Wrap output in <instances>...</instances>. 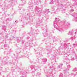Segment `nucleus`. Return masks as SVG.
<instances>
[{
    "instance_id": "obj_55",
    "label": "nucleus",
    "mask_w": 77,
    "mask_h": 77,
    "mask_svg": "<svg viewBox=\"0 0 77 77\" xmlns=\"http://www.w3.org/2000/svg\"><path fill=\"white\" fill-rule=\"evenodd\" d=\"M18 20H16V21H15V23H18Z\"/></svg>"
},
{
    "instance_id": "obj_25",
    "label": "nucleus",
    "mask_w": 77,
    "mask_h": 77,
    "mask_svg": "<svg viewBox=\"0 0 77 77\" xmlns=\"http://www.w3.org/2000/svg\"><path fill=\"white\" fill-rule=\"evenodd\" d=\"M2 6H6V2H4V3L2 5Z\"/></svg>"
},
{
    "instance_id": "obj_54",
    "label": "nucleus",
    "mask_w": 77,
    "mask_h": 77,
    "mask_svg": "<svg viewBox=\"0 0 77 77\" xmlns=\"http://www.w3.org/2000/svg\"><path fill=\"white\" fill-rule=\"evenodd\" d=\"M20 71H22V70H23V68H20Z\"/></svg>"
},
{
    "instance_id": "obj_61",
    "label": "nucleus",
    "mask_w": 77,
    "mask_h": 77,
    "mask_svg": "<svg viewBox=\"0 0 77 77\" xmlns=\"http://www.w3.org/2000/svg\"><path fill=\"white\" fill-rule=\"evenodd\" d=\"M7 77H9V75H7Z\"/></svg>"
},
{
    "instance_id": "obj_19",
    "label": "nucleus",
    "mask_w": 77,
    "mask_h": 77,
    "mask_svg": "<svg viewBox=\"0 0 77 77\" xmlns=\"http://www.w3.org/2000/svg\"><path fill=\"white\" fill-rule=\"evenodd\" d=\"M48 50L49 53H51L52 52V49H51V47H49V48H48Z\"/></svg>"
},
{
    "instance_id": "obj_17",
    "label": "nucleus",
    "mask_w": 77,
    "mask_h": 77,
    "mask_svg": "<svg viewBox=\"0 0 77 77\" xmlns=\"http://www.w3.org/2000/svg\"><path fill=\"white\" fill-rule=\"evenodd\" d=\"M17 42H18V43L19 42H20V40H21V37H17Z\"/></svg>"
},
{
    "instance_id": "obj_20",
    "label": "nucleus",
    "mask_w": 77,
    "mask_h": 77,
    "mask_svg": "<svg viewBox=\"0 0 77 77\" xmlns=\"http://www.w3.org/2000/svg\"><path fill=\"white\" fill-rule=\"evenodd\" d=\"M75 38V37H73L71 38L70 39L71 41H74V39Z\"/></svg>"
},
{
    "instance_id": "obj_4",
    "label": "nucleus",
    "mask_w": 77,
    "mask_h": 77,
    "mask_svg": "<svg viewBox=\"0 0 77 77\" xmlns=\"http://www.w3.org/2000/svg\"><path fill=\"white\" fill-rule=\"evenodd\" d=\"M60 55H63L64 57H68V55L70 54V53L69 52H63L62 53L60 52Z\"/></svg>"
},
{
    "instance_id": "obj_38",
    "label": "nucleus",
    "mask_w": 77,
    "mask_h": 77,
    "mask_svg": "<svg viewBox=\"0 0 77 77\" xmlns=\"http://www.w3.org/2000/svg\"><path fill=\"white\" fill-rule=\"evenodd\" d=\"M33 39H32L29 40V42H33Z\"/></svg>"
},
{
    "instance_id": "obj_46",
    "label": "nucleus",
    "mask_w": 77,
    "mask_h": 77,
    "mask_svg": "<svg viewBox=\"0 0 77 77\" xmlns=\"http://www.w3.org/2000/svg\"><path fill=\"white\" fill-rule=\"evenodd\" d=\"M70 51H73V48H70Z\"/></svg>"
},
{
    "instance_id": "obj_11",
    "label": "nucleus",
    "mask_w": 77,
    "mask_h": 77,
    "mask_svg": "<svg viewBox=\"0 0 77 77\" xmlns=\"http://www.w3.org/2000/svg\"><path fill=\"white\" fill-rule=\"evenodd\" d=\"M47 61V59H46V58H44L43 59V62L42 63V64L44 65V64H45V63Z\"/></svg>"
},
{
    "instance_id": "obj_10",
    "label": "nucleus",
    "mask_w": 77,
    "mask_h": 77,
    "mask_svg": "<svg viewBox=\"0 0 77 77\" xmlns=\"http://www.w3.org/2000/svg\"><path fill=\"white\" fill-rule=\"evenodd\" d=\"M67 34L68 35H70L71 36H72V35H73V31H70L68 33H67Z\"/></svg>"
},
{
    "instance_id": "obj_56",
    "label": "nucleus",
    "mask_w": 77,
    "mask_h": 77,
    "mask_svg": "<svg viewBox=\"0 0 77 77\" xmlns=\"http://www.w3.org/2000/svg\"><path fill=\"white\" fill-rule=\"evenodd\" d=\"M30 9H32V6H30L29 7Z\"/></svg>"
},
{
    "instance_id": "obj_27",
    "label": "nucleus",
    "mask_w": 77,
    "mask_h": 77,
    "mask_svg": "<svg viewBox=\"0 0 77 77\" xmlns=\"http://www.w3.org/2000/svg\"><path fill=\"white\" fill-rule=\"evenodd\" d=\"M49 68H50V69H51V68H52V70H54V67H53V66H52V67H51V66H50V67H49Z\"/></svg>"
},
{
    "instance_id": "obj_48",
    "label": "nucleus",
    "mask_w": 77,
    "mask_h": 77,
    "mask_svg": "<svg viewBox=\"0 0 77 77\" xmlns=\"http://www.w3.org/2000/svg\"><path fill=\"white\" fill-rule=\"evenodd\" d=\"M56 40H57V38H56L55 39H53V41L54 42V41H56Z\"/></svg>"
},
{
    "instance_id": "obj_21",
    "label": "nucleus",
    "mask_w": 77,
    "mask_h": 77,
    "mask_svg": "<svg viewBox=\"0 0 77 77\" xmlns=\"http://www.w3.org/2000/svg\"><path fill=\"white\" fill-rule=\"evenodd\" d=\"M21 2H22V3H23V5H25V4H26L25 3H24V2H26L25 0H21Z\"/></svg>"
},
{
    "instance_id": "obj_2",
    "label": "nucleus",
    "mask_w": 77,
    "mask_h": 77,
    "mask_svg": "<svg viewBox=\"0 0 77 77\" xmlns=\"http://www.w3.org/2000/svg\"><path fill=\"white\" fill-rule=\"evenodd\" d=\"M68 45L66 43H65L64 44L63 43H62L61 45L60 46V48H58V49H64V50H65L66 48H68Z\"/></svg>"
},
{
    "instance_id": "obj_7",
    "label": "nucleus",
    "mask_w": 77,
    "mask_h": 77,
    "mask_svg": "<svg viewBox=\"0 0 77 77\" xmlns=\"http://www.w3.org/2000/svg\"><path fill=\"white\" fill-rule=\"evenodd\" d=\"M72 15L74 17V20L75 22H77V13H76L75 14H73Z\"/></svg>"
},
{
    "instance_id": "obj_44",
    "label": "nucleus",
    "mask_w": 77,
    "mask_h": 77,
    "mask_svg": "<svg viewBox=\"0 0 77 77\" xmlns=\"http://www.w3.org/2000/svg\"><path fill=\"white\" fill-rule=\"evenodd\" d=\"M5 38H6V39H8V35H6L5 36Z\"/></svg>"
},
{
    "instance_id": "obj_34",
    "label": "nucleus",
    "mask_w": 77,
    "mask_h": 77,
    "mask_svg": "<svg viewBox=\"0 0 77 77\" xmlns=\"http://www.w3.org/2000/svg\"><path fill=\"white\" fill-rule=\"evenodd\" d=\"M63 77V74L62 73H60L59 76V77Z\"/></svg>"
},
{
    "instance_id": "obj_28",
    "label": "nucleus",
    "mask_w": 77,
    "mask_h": 77,
    "mask_svg": "<svg viewBox=\"0 0 77 77\" xmlns=\"http://www.w3.org/2000/svg\"><path fill=\"white\" fill-rule=\"evenodd\" d=\"M54 1L52 0L51 2H50V4L51 5H53L54 4Z\"/></svg>"
},
{
    "instance_id": "obj_13",
    "label": "nucleus",
    "mask_w": 77,
    "mask_h": 77,
    "mask_svg": "<svg viewBox=\"0 0 77 77\" xmlns=\"http://www.w3.org/2000/svg\"><path fill=\"white\" fill-rule=\"evenodd\" d=\"M71 60V59H69L67 57H66V58H65V59H64L63 60V63H65V60H69V61H70Z\"/></svg>"
},
{
    "instance_id": "obj_39",
    "label": "nucleus",
    "mask_w": 77,
    "mask_h": 77,
    "mask_svg": "<svg viewBox=\"0 0 77 77\" xmlns=\"http://www.w3.org/2000/svg\"><path fill=\"white\" fill-rule=\"evenodd\" d=\"M3 28H4V29H6V26H2Z\"/></svg>"
},
{
    "instance_id": "obj_24",
    "label": "nucleus",
    "mask_w": 77,
    "mask_h": 77,
    "mask_svg": "<svg viewBox=\"0 0 77 77\" xmlns=\"http://www.w3.org/2000/svg\"><path fill=\"white\" fill-rule=\"evenodd\" d=\"M26 46H27H27H28V45H30V44L29 43V42H26Z\"/></svg>"
},
{
    "instance_id": "obj_33",
    "label": "nucleus",
    "mask_w": 77,
    "mask_h": 77,
    "mask_svg": "<svg viewBox=\"0 0 77 77\" xmlns=\"http://www.w3.org/2000/svg\"><path fill=\"white\" fill-rule=\"evenodd\" d=\"M42 23V20H39V23H36L37 25H38L39 24H40V23Z\"/></svg>"
},
{
    "instance_id": "obj_31",
    "label": "nucleus",
    "mask_w": 77,
    "mask_h": 77,
    "mask_svg": "<svg viewBox=\"0 0 77 77\" xmlns=\"http://www.w3.org/2000/svg\"><path fill=\"white\" fill-rule=\"evenodd\" d=\"M38 12L39 13V14H41V13H42V12H43V11H42V10H40L38 11Z\"/></svg>"
},
{
    "instance_id": "obj_60",
    "label": "nucleus",
    "mask_w": 77,
    "mask_h": 77,
    "mask_svg": "<svg viewBox=\"0 0 77 77\" xmlns=\"http://www.w3.org/2000/svg\"><path fill=\"white\" fill-rule=\"evenodd\" d=\"M32 77H35V75H33L32 76Z\"/></svg>"
},
{
    "instance_id": "obj_42",
    "label": "nucleus",
    "mask_w": 77,
    "mask_h": 77,
    "mask_svg": "<svg viewBox=\"0 0 77 77\" xmlns=\"http://www.w3.org/2000/svg\"><path fill=\"white\" fill-rule=\"evenodd\" d=\"M73 11H74V10L73 9H71L70 10V12H73Z\"/></svg>"
},
{
    "instance_id": "obj_58",
    "label": "nucleus",
    "mask_w": 77,
    "mask_h": 77,
    "mask_svg": "<svg viewBox=\"0 0 77 77\" xmlns=\"http://www.w3.org/2000/svg\"><path fill=\"white\" fill-rule=\"evenodd\" d=\"M73 1H74V2H77V0H73Z\"/></svg>"
},
{
    "instance_id": "obj_29",
    "label": "nucleus",
    "mask_w": 77,
    "mask_h": 77,
    "mask_svg": "<svg viewBox=\"0 0 77 77\" xmlns=\"http://www.w3.org/2000/svg\"><path fill=\"white\" fill-rule=\"evenodd\" d=\"M62 65H63V64H60L59 66H58L59 68H62Z\"/></svg>"
},
{
    "instance_id": "obj_51",
    "label": "nucleus",
    "mask_w": 77,
    "mask_h": 77,
    "mask_svg": "<svg viewBox=\"0 0 77 77\" xmlns=\"http://www.w3.org/2000/svg\"><path fill=\"white\" fill-rule=\"evenodd\" d=\"M30 38V37H28L27 38V40H29V38Z\"/></svg>"
},
{
    "instance_id": "obj_41",
    "label": "nucleus",
    "mask_w": 77,
    "mask_h": 77,
    "mask_svg": "<svg viewBox=\"0 0 77 77\" xmlns=\"http://www.w3.org/2000/svg\"><path fill=\"white\" fill-rule=\"evenodd\" d=\"M41 75V73H40L38 72L37 74V75Z\"/></svg>"
},
{
    "instance_id": "obj_26",
    "label": "nucleus",
    "mask_w": 77,
    "mask_h": 77,
    "mask_svg": "<svg viewBox=\"0 0 77 77\" xmlns=\"http://www.w3.org/2000/svg\"><path fill=\"white\" fill-rule=\"evenodd\" d=\"M77 71V68H74L72 70V71H73L74 72H75V71Z\"/></svg>"
},
{
    "instance_id": "obj_59",
    "label": "nucleus",
    "mask_w": 77,
    "mask_h": 77,
    "mask_svg": "<svg viewBox=\"0 0 77 77\" xmlns=\"http://www.w3.org/2000/svg\"><path fill=\"white\" fill-rule=\"evenodd\" d=\"M73 75V73H71V75Z\"/></svg>"
},
{
    "instance_id": "obj_47",
    "label": "nucleus",
    "mask_w": 77,
    "mask_h": 77,
    "mask_svg": "<svg viewBox=\"0 0 77 77\" xmlns=\"http://www.w3.org/2000/svg\"><path fill=\"white\" fill-rule=\"evenodd\" d=\"M75 59L76 61H77V55H76V56L75 57Z\"/></svg>"
},
{
    "instance_id": "obj_36",
    "label": "nucleus",
    "mask_w": 77,
    "mask_h": 77,
    "mask_svg": "<svg viewBox=\"0 0 77 77\" xmlns=\"http://www.w3.org/2000/svg\"><path fill=\"white\" fill-rule=\"evenodd\" d=\"M75 60L74 58V57H72L71 60H72V61H73V60Z\"/></svg>"
},
{
    "instance_id": "obj_9",
    "label": "nucleus",
    "mask_w": 77,
    "mask_h": 77,
    "mask_svg": "<svg viewBox=\"0 0 77 77\" xmlns=\"http://www.w3.org/2000/svg\"><path fill=\"white\" fill-rule=\"evenodd\" d=\"M74 6H75V9H77V3H73L72 6H70V8H72Z\"/></svg>"
},
{
    "instance_id": "obj_15",
    "label": "nucleus",
    "mask_w": 77,
    "mask_h": 77,
    "mask_svg": "<svg viewBox=\"0 0 77 77\" xmlns=\"http://www.w3.org/2000/svg\"><path fill=\"white\" fill-rule=\"evenodd\" d=\"M43 34L44 37H45V36H48V34L47 33V31H46L45 32H43Z\"/></svg>"
},
{
    "instance_id": "obj_43",
    "label": "nucleus",
    "mask_w": 77,
    "mask_h": 77,
    "mask_svg": "<svg viewBox=\"0 0 77 77\" xmlns=\"http://www.w3.org/2000/svg\"><path fill=\"white\" fill-rule=\"evenodd\" d=\"M25 56L26 57H29V55L28 54H26Z\"/></svg>"
},
{
    "instance_id": "obj_37",
    "label": "nucleus",
    "mask_w": 77,
    "mask_h": 77,
    "mask_svg": "<svg viewBox=\"0 0 77 77\" xmlns=\"http://www.w3.org/2000/svg\"><path fill=\"white\" fill-rule=\"evenodd\" d=\"M77 30H74L73 31V32H75V35L76 34V33H77Z\"/></svg>"
},
{
    "instance_id": "obj_52",
    "label": "nucleus",
    "mask_w": 77,
    "mask_h": 77,
    "mask_svg": "<svg viewBox=\"0 0 77 77\" xmlns=\"http://www.w3.org/2000/svg\"><path fill=\"white\" fill-rule=\"evenodd\" d=\"M8 21H12V19H8Z\"/></svg>"
},
{
    "instance_id": "obj_32",
    "label": "nucleus",
    "mask_w": 77,
    "mask_h": 77,
    "mask_svg": "<svg viewBox=\"0 0 77 77\" xmlns=\"http://www.w3.org/2000/svg\"><path fill=\"white\" fill-rule=\"evenodd\" d=\"M8 46V44H5L4 45V47L6 48V47H7Z\"/></svg>"
},
{
    "instance_id": "obj_64",
    "label": "nucleus",
    "mask_w": 77,
    "mask_h": 77,
    "mask_svg": "<svg viewBox=\"0 0 77 77\" xmlns=\"http://www.w3.org/2000/svg\"><path fill=\"white\" fill-rule=\"evenodd\" d=\"M10 52H8V53H7V54H9V53Z\"/></svg>"
},
{
    "instance_id": "obj_22",
    "label": "nucleus",
    "mask_w": 77,
    "mask_h": 77,
    "mask_svg": "<svg viewBox=\"0 0 77 77\" xmlns=\"http://www.w3.org/2000/svg\"><path fill=\"white\" fill-rule=\"evenodd\" d=\"M77 45V43H76V42H75V43L73 44V47H76Z\"/></svg>"
},
{
    "instance_id": "obj_53",
    "label": "nucleus",
    "mask_w": 77,
    "mask_h": 77,
    "mask_svg": "<svg viewBox=\"0 0 77 77\" xmlns=\"http://www.w3.org/2000/svg\"><path fill=\"white\" fill-rule=\"evenodd\" d=\"M66 17H69V14H66Z\"/></svg>"
},
{
    "instance_id": "obj_62",
    "label": "nucleus",
    "mask_w": 77,
    "mask_h": 77,
    "mask_svg": "<svg viewBox=\"0 0 77 77\" xmlns=\"http://www.w3.org/2000/svg\"><path fill=\"white\" fill-rule=\"evenodd\" d=\"M22 72H21V71L20 72V73H22Z\"/></svg>"
},
{
    "instance_id": "obj_14",
    "label": "nucleus",
    "mask_w": 77,
    "mask_h": 77,
    "mask_svg": "<svg viewBox=\"0 0 77 77\" xmlns=\"http://www.w3.org/2000/svg\"><path fill=\"white\" fill-rule=\"evenodd\" d=\"M65 26L66 27H70V24L69 23L67 22L65 24Z\"/></svg>"
},
{
    "instance_id": "obj_12",
    "label": "nucleus",
    "mask_w": 77,
    "mask_h": 77,
    "mask_svg": "<svg viewBox=\"0 0 77 77\" xmlns=\"http://www.w3.org/2000/svg\"><path fill=\"white\" fill-rule=\"evenodd\" d=\"M9 59V57H3V59L4 61H6V60H7L8 59Z\"/></svg>"
},
{
    "instance_id": "obj_45",
    "label": "nucleus",
    "mask_w": 77,
    "mask_h": 77,
    "mask_svg": "<svg viewBox=\"0 0 77 77\" xmlns=\"http://www.w3.org/2000/svg\"><path fill=\"white\" fill-rule=\"evenodd\" d=\"M46 12H47L48 14V13H49V12H50L49 9H48L46 11Z\"/></svg>"
},
{
    "instance_id": "obj_57",
    "label": "nucleus",
    "mask_w": 77,
    "mask_h": 77,
    "mask_svg": "<svg viewBox=\"0 0 77 77\" xmlns=\"http://www.w3.org/2000/svg\"><path fill=\"white\" fill-rule=\"evenodd\" d=\"M36 3L37 5H38V4H39V3H38V1H37V2Z\"/></svg>"
},
{
    "instance_id": "obj_50",
    "label": "nucleus",
    "mask_w": 77,
    "mask_h": 77,
    "mask_svg": "<svg viewBox=\"0 0 77 77\" xmlns=\"http://www.w3.org/2000/svg\"><path fill=\"white\" fill-rule=\"evenodd\" d=\"M44 70L45 71H47V68H44Z\"/></svg>"
},
{
    "instance_id": "obj_1",
    "label": "nucleus",
    "mask_w": 77,
    "mask_h": 77,
    "mask_svg": "<svg viewBox=\"0 0 77 77\" xmlns=\"http://www.w3.org/2000/svg\"><path fill=\"white\" fill-rule=\"evenodd\" d=\"M59 20V19L58 18L55 17V18L54 21V28H56V29L59 30L60 32H63V29L62 28H57V26H56V23H57L58 21Z\"/></svg>"
},
{
    "instance_id": "obj_16",
    "label": "nucleus",
    "mask_w": 77,
    "mask_h": 77,
    "mask_svg": "<svg viewBox=\"0 0 77 77\" xmlns=\"http://www.w3.org/2000/svg\"><path fill=\"white\" fill-rule=\"evenodd\" d=\"M56 57V55L55 54L54 55H53L52 57L51 58V60H54Z\"/></svg>"
},
{
    "instance_id": "obj_23",
    "label": "nucleus",
    "mask_w": 77,
    "mask_h": 77,
    "mask_svg": "<svg viewBox=\"0 0 77 77\" xmlns=\"http://www.w3.org/2000/svg\"><path fill=\"white\" fill-rule=\"evenodd\" d=\"M14 60H15V61H16V62H17V63H18V59H17V58H14Z\"/></svg>"
},
{
    "instance_id": "obj_30",
    "label": "nucleus",
    "mask_w": 77,
    "mask_h": 77,
    "mask_svg": "<svg viewBox=\"0 0 77 77\" xmlns=\"http://www.w3.org/2000/svg\"><path fill=\"white\" fill-rule=\"evenodd\" d=\"M36 61L38 63H39L41 62V60H39V59L38 58Z\"/></svg>"
},
{
    "instance_id": "obj_49",
    "label": "nucleus",
    "mask_w": 77,
    "mask_h": 77,
    "mask_svg": "<svg viewBox=\"0 0 77 77\" xmlns=\"http://www.w3.org/2000/svg\"><path fill=\"white\" fill-rule=\"evenodd\" d=\"M25 42V41H24V40H22V44H23L24 43V42Z\"/></svg>"
},
{
    "instance_id": "obj_63",
    "label": "nucleus",
    "mask_w": 77,
    "mask_h": 77,
    "mask_svg": "<svg viewBox=\"0 0 77 77\" xmlns=\"http://www.w3.org/2000/svg\"><path fill=\"white\" fill-rule=\"evenodd\" d=\"M39 2H40V3H41V1L40 0V1H39Z\"/></svg>"
},
{
    "instance_id": "obj_40",
    "label": "nucleus",
    "mask_w": 77,
    "mask_h": 77,
    "mask_svg": "<svg viewBox=\"0 0 77 77\" xmlns=\"http://www.w3.org/2000/svg\"><path fill=\"white\" fill-rule=\"evenodd\" d=\"M39 8L38 7H36V8H35V9L36 10V11H38V9H39Z\"/></svg>"
},
{
    "instance_id": "obj_35",
    "label": "nucleus",
    "mask_w": 77,
    "mask_h": 77,
    "mask_svg": "<svg viewBox=\"0 0 77 77\" xmlns=\"http://www.w3.org/2000/svg\"><path fill=\"white\" fill-rule=\"evenodd\" d=\"M3 69V67H2V66H0V70H2V69ZM0 75H1V72H0Z\"/></svg>"
},
{
    "instance_id": "obj_3",
    "label": "nucleus",
    "mask_w": 77,
    "mask_h": 77,
    "mask_svg": "<svg viewBox=\"0 0 77 77\" xmlns=\"http://www.w3.org/2000/svg\"><path fill=\"white\" fill-rule=\"evenodd\" d=\"M39 68H40V66L38 67V66H31V68L32 72H35Z\"/></svg>"
},
{
    "instance_id": "obj_18",
    "label": "nucleus",
    "mask_w": 77,
    "mask_h": 77,
    "mask_svg": "<svg viewBox=\"0 0 77 77\" xmlns=\"http://www.w3.org/2000/svg\"><path fill=\"white\" fill-rule=\"evenodd\" d=\"M2 10L5 11V10H6V8H7V7H6V6H2Z\"/></svg>"
},
{
    "instance_id": "obj_8",
    "label": "nucleus",
    "mask_w": 77,
    "mask_h": 77,
    "mask_svg": "<svg viewBox=\"0 0 77 77\" xmlns=\"http://www.w3.org/2000/svg\"><path fill=\"white\" fill-rule=\"evenodd\" d=\"M67 68L66 70H63L64 73H66V72H67V71H69V68H71V66H70V65H68L67 66Z\"/></svg>"
},
{
    "instance_id": "obj_6",
    "label": "nucleus",
    "mask_w": 77,
    "mask_h": 77,
    "mask_svg": "<svg viewBox=\"0 0 77 77\" xmlns=\"http://www.w3.org/2000/svg\"><path fill=\"white\" fill-rule=\"evenodd\" d=\"M57 3H56V5L57 6L61 8H62L63 7V5L62 4L60 3H59V1L57 0Z\"/></svg>"
},
{
    "instance_id": "obj_5",
    "label": "nucleus",
    "mask_w": 77,
    "mask_h": 77,
    "mask_svg": "<svg viewBox=\"0 0 77 77\" xmlns=\"http://www.w3.org/2000/svg\"><path fill=\"white\" fill-rule=\"evenodd\" d=\"M27 73H29V71L28 70H26V71H24L22 73V76H21V77H25L26 76L27 74Z\"/></svg>"
}]
</instances>
